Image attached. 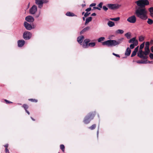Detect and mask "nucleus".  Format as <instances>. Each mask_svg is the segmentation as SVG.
Returning a JSON list of instances; mask_svg holds the SVG:
<instances>
[{"mask_svg":"<svg viewBox=\"0 0 153 153\" xmlns=\"http://www.w3.org/2000/svg\"><path fill=\"white\" fill-rule=\"evenodd\" d=\"M139 7H136L135 14L137 16L141 19L145 20L148 18L147 11L145 6L149 4L148 0H139L135 2Z\"/></svg>","mask_w":153,"mask_h":153,"instance_id":"f257e3e1","label":"nucleus"},{"mask_svg":"<svg viewBox=\"0 0 153 153\" xmlns=\"http://www.w3.org/2000/svg\"><path fill=\"white\" fill-rule=\"evenodd\" d=\"M123 39V38L118 39L117 40H109L102 42V45L108 47H113L117 45L121 44Z\"/></svg>","mask_w":153,"mask_h":153,"instance_id":"f03ea898","label":"nucleus"},{"mask_svg":"<svg viewBox=\"0 0 153 153\" xmlns=\"http://www.w3.org/2000/svg\"><path fill=\"white\" fill-rule=\"evenodd\" d=\"M95 114V112L89 113L85 117L83 120L84 123L85 124L89 123L90 121L93 119Z\"/></svg>","mask_w":153,"mask_h":153,"instance_id":"7ed1b4c3","label":"nucleus"},{"mask_svg":"<svg viewBox=\"0 0 153 153\" xmlns=\"http://www.w3.org/2000/svg\"><path fill=\"white\" fill-rule=\"evenodd\" d=\"M144 44L145 42H143L140 45V50L137 53V56L141 58H142L143 59H146L147 58V57L143 54V51L142 50V49L144 47Z\"/></svg>","mask_w":153,"mask_h":153,"instance_id":"20e7f679","label":"nucleus"},{"mask_svg":"<svg viewBox=\"0 0 153 153\" xmlns=\"http://www.w3.org/2000/svg\"><path fill=\"white\" fill-rule=\"evenodd\" d=\"M107 6L109 9L112 10L118 9L121 6L120 5L117 4H107Z\"/></svg>","mask_w":153,"mask_h":153,"instance_id":"39448f33","label":"nucleus"},{"mask_svg":"<svg viewBox=\"0 0 153 153\" xmlns=\"http://www.w3.org/2000/svg\"><path fill=\"white\" fill-rule=\"evenodd\" d=\"M31 33L28 31L25 32L23 34V38L25 40H28L31 37Z\"/></svg>","mask_w":153,"mask_h":153,"instance_id":"423d86ee","label":"nucleus"},{"mask_svg":"<svg viewBox=\"0 0 153 153\" xmlns=\"http://www.w3.org/2000/svg\"><path fill=\"white\" fill-rule=\"evenodd\" d=\"M127 21L131 23H134L136 22L137 19L134 15H133L129 17L127 20Z\"/></svg>","mask_w":153,"mask_h":153,"instance_id":"0eeeda50","label":"nucleus"},{"mask_svg":"<svg viewBox=\"0 0 153 153\" xmlns=\"http://www.w3.org/2000/svg\"><path fill=\"white\" fill-rule=\"evenodd\" d=\"M37 11V7L35 5H33L30 9L29 13L31 14H34Z\"/></svg>","mask_w":153,"mask_h":153,"instance_id":"6e6552de","label":"nucleus"},{"mask_svg":"<svg viewBox=\"0 0 153 153\" xmlns=\"http://www.w3.org/2000/svg\"><path fill=\"white\" fill-rule=\"evenodd\" d=\"M44 3V0H35L36 4L38 5V7L40 9L43 7V4Z\"/></svg>","mask_w":153,"mask_h":153,"instance_id":"1a4fd4ad","label":"nucleus"},{"mask_svg":"<svg viewBox=\"0 0 153 153\" xmlns=\"http://www.w3.org/2000/svg\"><path fill=\"white\" fill-rule=\"evenodd\" d=\"M91 41L89 39H86L84 40L82 45V47L84 48H87L88 47V43Z\"/></svg>","mask_w":153,"mask_h":153,"instance_id":"9d476101","label":"nucleus"},{"mask_svg":"<svg viewBox=\"0 0 153 153\" xmlns=\"http://www.w3.org/2000/svg\"><path fill=\"white\" fill-rule=\"evenodd\" d=\"M25 19L27 21L29 22H33L34 20L33 17L30 16H26Z\"/></svg>","mask_w":153,"mask_h":153,"instance_id":"9b49d317","label":"nucleus"},{"mask_svg":"<svg viewBox=\"0 0 153 153\" xmlns=\"http://www.w3.org/2000/svg\"><path fill=\"white\" fill-rule=\"evenodd\" d=\"M24 26L26 29L28 30H30L32 28L31 25L27 22H24Z\"/></svg>","mask_w":153,"mask_h":153,"instance_id":"f8f14e48","label":"nucleus"},{"mask_svg":"<svg viewBox=\"0 0 153 153\" xmlns=\"http://www.w3.org/2000/svg\"><path fill=\"white\" fill-rule=\"evenodd\" d=\"M18 45L19 47H22L25 44V41L24 40H19L17 42Z\"/></svg>","mask_w":153,"mask_h":153,"instance_id":"ddd939ff","label":"nucleus"},{"mask_svg":"<svg viewBox=\"0 0 153 153\" xmlns=\"http://www.w3.org/2000/svg\"><path fill=\"white\" fill-rule=\"evenodd\" d=\"M84 38L83 36H79L77 38V41L81 45H82V42Z\"/></svg>","mask_w":153,"mask_h":153,"instance_id":"4468645a","label":"nucleus"},{"mask_svg":"<svg viewBox=\"0 0 153 153\" xmlns=\"http://www.w3.org/2000/svg\"><path fill=\"white\" fill-rule=\"evenodd\" d=\"M138 47H139L137 46L134 49V51H133L131 54V57H133L136 55L137 52L138 51Z\"/></svg>","mask_w":153,"mask_h":153,"instance_id":"2eb2a0df","label":"nucleus"},{"mask_svg":"<svg viewBox=\"0 0 153 153\" xmlns=\"http://www.w3.org/2000/svg\"><path fill=\"white\" fill-rule=\"evenodd\" d=\"M131 50L128 47L126 49V51L125 53V55L127 56H129L131 52Z\"/></svg>","mask_w":153,"mask_h":153,"instance_id":"dca6fc26","label":"nucleus"},{"mask_svg":"<svg viewBox=\"0 0 153 153\" xmlns=\"http://www.w3.org/2000/svg\"><path fill=\"white\" fill-rule=\"evenodd\" d=\"M90 27H87L84 28L80 32L81 34H82L84 32L88 31L90 29Z\"/></svg>","mask_w":153,"mask_h":153,"instance_id":"f3484780","label":"nucleus"},{"mask_svg":"<svg viewBox=\"0 0 153 153\" xmlns=\"http://www.w3.org/2000/svg\"><path fill=\"white\" fill-rule=\"evenodd\" d=\"M92 19V18L91 17H89L86 19L85 22V25H87L89 22L91 21Z\"/></svg>","mask_w":153,"mask_h":153,"instance_id":"a211bd4d","label":"nucleus"},{"mask_svg":"<svg viewBox=\"0 0 153 153\" xmlns=\"http://www.w3.org/2000/svg\"><path fill=\"white\" fill-rule=\"evenodd\" d=\"M138 41H136L135 43L131 44L130 45V48L131 49H132L135 46H137L138 44Z\"/></svg>","mask_w":153,"mask_h":153,"instance_id":"6ab92c4d","label":"nucleus"},{"mask_svg":"<svg viewBox=\"0 0 153 153\" xmlns=\"http://www.w3.org/2000/svg\"><path fill=\"white\" fill-rule=\"evenodd\" d=\"M107 25L110 27H113L115 25L114 22L111 21H109L107 23Z\"/></svg>","mask_w":153,"mask_h":153,"instance_id":"aec40b11","label":"nucleus"},{"mask_svg":"<svg viewBox=\"0 0 153 153\" xmlns=\"http://www.w3.org/2000/svg\"><path fill=\"white\" fill-rule=\"evenodd\" d=\"M150 52L149 49H145V51H143V54L145 55V56L148 55Z\"/></svg>","mask_w":153,"mask_h":153,"instance_id":"412c9836","label":"nucleus"},{"mask_svg":"<svg viewBox=\"0 0 153 153\" xmlns=\"http://www.w3.org/2000/svg\"><path fill=\"white\" fill-rule=\"evenodd\" d=\"M124 32V31L122 30L118 29L115 31V33L116 34H122Z\"/></svg>","mask_w":153,"mask_h":153,"instance_id":"4be33fe9","label":"nucleus"},{"mask_svg":"<svg viewBox=\"0 0 153 153\" xmlns=\"http://www.w3.org/2000/svg\"><path fill=\"white\" fill-rule=\"evenodd\" d=\"M136 41H138L136 39L135 37H133L128 40V42L129 43H135Z\"/></svg>","mask_w":153,"mask_h":153,"instance_id":"5701e85b","label":"nucleus"},{"mask_svg":"<svg viewBox=\"0 0 153 153\" xmlns=\"http://www.w3.org/2000/svg\"><path fill=\"white\" fill-rule=\"evenodd\" d=\"M66 15L68 16H76L74 13H71L70 12H68L66 14Z\"/></svg>","mask_w":153,"mask_h":153,"instance_id":"b1692460","label":"nucleus"},{"mask_svg":"<svg viewBox=\"0 0 153 153\" xmlns=\"http://www.w3.org/2000/svg\"><path fill=\"white\" fill-rule=\"evenodd\" d=\"M147 23L150 25H152L153 23V21L152 19L148 18V21H147Z\"/></svg>","mask_w":153,"mask_h":153,"instance_id":"393cba45","label":"nucleus"},{"mask_svg":"<svg viewBox=\"0 0 153 153\" xmlns=\"http://www.w3.org/2000/svg\"><path fill=\"white\" fill-rule=\"evenodd\" d=\"M120 19V18L119 17H117L115 18H110V19L114 21H118Z\"/></svg>","mask_w":153,"mask_h":153,"instance_id":"a878e982","label":"nucleus"},{"mask_svg":"<svg viewBox=\"0 0 153 153\" xmlns=\"http://www.w3.org/2000/svg\"><path fill=\"white\" fill-rule=\"evenodd\" d=\"M96 45V43L95 42H90L88 43V47H93L94 46Z\"/></svg>","mask_w":153,"mask_h":153,"instance_id":"bb28decb","label":"nucleus"},{"mask_svg":"<svg viewBox=\"0 0 153 153\" xmlns=\"http://www.w3.org/2000/svg\"><path fill=\"white\" fill-rule=\"evenodd\" d=\"M149 11L150 13V15H153V7H151L149 8Z\"/></svg>","mask_w":153,"mask_h":153,"instance_id":"cd10ccee","label":"nucleus"},{"mask_svg":"<svg viewBox=\"0 0 153 153\" xmlns=\"http://www.w3.org/2000/svg\"><path fill=\"white\" fill-rule=\"evenodd\" d=\"M144 39V38L143 36H141L139 37V40L140 42H142Z\"/></svg>","mask_w":153,"mask_h":153,"instance_id":"c85d7f7f","label":"nucleus"},{"mask_svg":"<svg viewBox=\"0 0 153 153\" xmlns=\"http://www.w3.org/2000/svg\"><path fill=\"white\" fill-rule=\"evenodd\" d=\"M105 39L104 37H100L98 39V42H100L101 41H103Z\"/></svg>","mask_w":153,"mask_h":153,"instance_id":"c756f323","label":"nucleus"},{"mask_svg":"<svg viewBox=\"0 0 153 153\" xmlns=\"http://www.w3.org/2000/svg\"><path fill=\"white\" fill-rule=\"evenodd\" d=\"M96 127L95 124H93L91 126L89 127L88 128L91 130H92L95 128Z\"/></svg>","mask_w":153,"mask_h":153,"instance_id":"7c9ffc66","label":"nucleus"},{"mask_svg":"<svg viewBox=\"0 0 153 153\" xmlns=\"http://www.w3.org/2000/svg\"><path fill=\"white\" fill-rule=\"evenodd\" d=\"M28 100H29L32 102H36L38 101L37 100L35 99H29Z\"/></svg>","mask_w":153,"mask_h":153,"instance_id":"2f4dec72","label":"nucleus"},{"mask_svg":"<svg viewBox=\"0 0 153 153\" xmlns=\"http://www.w3.org/2000/svg\"><path fill=\"white\" fill-rule=\"evenodd\" d=\"M60 148L62 149L63 152L65 150V146L63 145H61L60 146Z\"/></svg>","mask_w":153,"mask_h":153,"instance_id":"473e14b6","label":"nucleus"},{"mask_svg":"<svg viewBox=\"0 0 153 153\" xmlns=\"http://www.w3.org/2000/svg\"><path fill=\"white\" fill-rule=\"evenodd\" d=\"M125 36L128 39H129L130 37V35L128 33H127L125 34Z\"/></svg>","mask_w":153,"mask_h":153,"instance_id":"72a5a7b5","label":"nucleus"},{"mask_svg":"<svg viewBox=\"0 0 153 153\" xmlns=\"http://www.w3.org/2000/svg\"><path fill=\"white\" fill-rule=\"evenodd\" d=\"M23 107L24 108L25 111L27 110V109L28 108V106L26 104H24L23 105Z\"/></svg>","mask_w":153,"mask_h":153,"instance_id":"f704fd0d","label":"nucleus"},{"mask_svg":"<svg viewBox=\"0 0 153 153\" xmlns=\"http://www.w3.org/2000/svg\"><path fill=\"white\" fill-rule=\"evenodd\" d=\"M103 3L102 2H100L99 4L98 5V6L100 7V9L102 8V5L103 4Z\"/></svg>","mask_w":153,"mask_h":153,"instance_id":"c9c22d12","label":"nucleus"},{"mask_svg":"<svg viewBox=\"0 0 153 153\" xmlns=\"http://www.w3.org/2000/svg\"><path fill=\"white\" fill-rule=\"evenodd\" d=\"M102 9L105 11H106L108 10V8L105 6H103Z\"/></svg>","mask_w":153,"mask_h":153,"instance_id":"e433bc0d","label":"nucleus"},{"mask_svg":"<svg viewBox=\"0 0 153 153\" xmlns=\"http://www.w3.org/2000/svg\"><path fill=\"white\" fill-rule=\"evenodd\" d=\"M90 14V13H88L87 12L85 13L84 15V16L85 17H86L88 16Z\"/></svg>","mask_w":153,"mask_h":153,"instance_id":"4c0bfd02","label":"nucleus"},{"mask_svg":"<svg viewBox=\"0 0 153 153\" xmlns=\"http://www.w3.org/2000/svg\"><path fill=\"white\" fill-rule=\"evenodd\" d=\"M137 63H140V64L145 63H146L144 61H137Z\"/></svg>","mask_w":153,"mask_h":153,"instance_id":"58836bf2","label":"nucleus"},{"mask_svg":"<svg viewBox=\"0 0 153 153\" xmlns=\"http://www.w3.org/2000/svg\"><path fill=\"white\" fill-rule=\"evenodd\" d=\"M149 56L151 59H153V54L150 53L149 54Z\"/></svg>","mask_w":153,"mask_h":153,"instance_id":"ea45409f","label":"nucleus"},{"mask_svg":"<svg viewBox=\"0 0 153 153\" xmlns=\"http://www.w3.org/2000/svg\"><path fill=\"white\" fill-rule=\"evenodd\" d=\"M4 101L6 102V103L7 104L12 103V102H11L8 101L6 99L4 100Z\"/></svg>","mask_w":153,"mask_h":153,"instance_id":"a19ab883","label":"nucleus"},{"mask_svg":"<svg viewBox=\"0 0 153 153\" xmlns=\"http://www.w3.org/2000/svg\"><path fill=\"white\" fill-rule=\"evenodd\" d=\"M112 54L113 55L117 57H119L120 58V56L119 55V54H115V53H112Z\"/></svg>","mask_w":153,"mask_h":153,"instance_id":"79ce46f5","label":"nucleus"},{"mask_svg":"<svg viewBox=\"0 0 153 153\" xmlns=\"http://www.w3.org/2000/svg\"><path fill=\"white\" fill-rule=\"evenodd\" d=\"M91 7L88 8L85 10V11L87 12H89L91 10Z\"/></svg>","mask_w":153,"mask_h":153,"instance_id":"37998d69","label":"nucleus"},{"mask_svg":"<svg viewBox=\"0 0 153 153\" xmlns=\"http://www.w3.org/2000/svg\"><path fill=\"white\" fill-rule=\"evenodd\" d=\"M99 129V125L98 126V130H97V137H98V136Z\"/></svg>","mask_w":153,"mask_h":153,"instance_id":"c03bdc74","label":"nucleus"},{"mask_svg":"<svg viewBox=\"0 0 153 153\" xmlns=\"http://www.w3.org/2000/svg\"><path fill=\"white\" fill-rule=\"evenodd\" d=\"M96 5V4L95 3H92L90 5V7H93V6H95Z\"/></svg>","mask_w":153,"mask_h":153,"instance_id":"a18cd8bd","label":"nucleus"},{"mask_svg":"<svg viewBox=\"0 0 153 153\" xmlns=\"http://www.w3.org/2000/svg\"><path fill=\"white\" fill-rule=\"evenodd\" d=\"M93 8L94 9H97L99 10H101V9H100V8H99L98 7H93Z\"/></svg>","mask_w":153,"mask_h":153,"instance_id":"49530a36","label":"nucleus"},{"mask_svg":"<svg viewBox=\"0 0 153 153\" xmlns=\"http://www.w3.org/2000/svg\"><path fill=\"white\" fill-rule=\"evenodd\" d=\"M40 15V13H39L38 14L36 15L35 16V17L36 18H38V17H39Z\"/></svg>","mask_w":153,"mask_h":153,"instance_id":"de8ad7c7","label":"nucleus"},{"mask_svg":"<svg viewBox=\"0 0 153 153\" xmlns=\"http://www.w3.org/2000/svg\"><path fill=\"white\" fill-rule=\"evenodd\" d=\"M145 45L147 46H149V42H146Z\"/></svg>","mask_w":153,"mask_h":153,"instance_id":"09e8293b","label":"nucleus"},{"mask_svg":"<svg viewBox=\"0 0 153 153\" xmlns=\"http://www.w3.org/2000/svg\"><path fill=\"white\" fill-rule=\"evenodd\" d=\"M5 151L6 152H8L9 153V150L7 149V148H5Z\"/></svg>","mask_w":153,"mask_h":153,"instance_id":"8fccbe9b","label":"nucleus"},{"mask_svg":"<svg viewBox=\"0 0 153 153\" xmlns=\"http://www.w3.org/2000/svg\"><path fill=\"white\" fill-rule=\"evenodd\" d=\"M149 49V46L145 45V49Z\"/></svg>","mask_w":153,"mask_h":153,"instance_id":"3c124183","label":"nucleus"},{"mask_svg":"<svg viewBox=\"0 0 153 153\" xmlns=\"http://www.w3.org/2000/svg\"><path fill=\"white\" fill-rule=\"evenodd\" d=\"M150 50L153 53V46H152L150 48Z\"/></svg>","mask_w":153,"mask_h":153,"instance_id":"603ef678","label":"nucleus"},{"mask_svg":"<svg viewBox=\"0 0 153 153\" xmlns=\"http://www.w3.org/2000/svg\"><path fill=\"white\" fill-rule=\"evenodd\" d=\"M8 144H7L6 145L4 146L5 148H7L8 147Z\"/></svg>","mask_w":153,"mask_h":153,"instance_id":"864d4df0","label":"nucleus"},{"mask_svg":"<svg viewBox=\"0 0 153 153\" xmlns=\"http://www.w3.org/2000/svg\"><path fill=\"white\" fill-rule=\"evenodd\" d=\"M96 15V14L95 13H92L91 15V16H95Z\"/></svg>","mask_w":153,"mask_h":153,"instance_id":"5fc2aeb1","label":"nucleus"},{"mask_svg":"<svg viewBox=\"0 0 153 153\" xmlns=\"http://www.w3.org/2000/svg\"><path fill=\"white\" fill-rule=\"evenodd\" d=\"M25 111L28 114V115L30 114L29 112L27 110H26Z\"/></svg>","mask_w":153,"mask_h":153,"instance_id":"6e6d98bb","label":"nucleus"},{"mask_svg":"<svg viewBox=\"0 0 153 153\" xmlns=\"http://www.w3.org/2000/svg\"><path fill=\"white\" fill-rule=\"evenodd\" d=\"M85 17L84 16L82 17V19H83V21H85Z\"/></svg>","mask_w":153,"mask_h":153,"instance_id":"4d7b16f0","label":"nucleus"},{"mask_svg":"<svg viewBox=\"0 0 153 153\" xmlns=\"http://www.w3.org/2000/svg\"><path fill=\"white\" fill-rule=\"evenodd\" d=\"M31 118L32 119V120H33V121H34L35 120L32 117H31Z\"/></svg>","mask_w":153,"mask_h":153,"instance_id":"13d9d810","label":"nucleus"},{"mask_svg":"<svg viewBox=\"0 0 153 153\" xmlns=\"http://www.w3.org/2000/svg\"><path fill=\"white\" fill-rule=\"evenodd\" d=\"M48 2V1L47 0L44 1V3H47Z\"/></svg>","mask_w":153,"mask_h":153,"instance_id":"bf43d9fd","label":"nucleus"},{"mask_svg":"<svg viewBox=\"0 0 153 153\" xmlns=\"http://www.w3.org/2000/svg\"><path fill=\"white\" fill-rule=\"evenodd\" d=\"M84 13H85V12H83L82 13V15H83V14H84Z\"/></svg>","mask_w":153,"mask_h":153,"instance_id":"052dcab7","label":"nucleus"},{"mask_svg":"<svg viewBox=\"0 0 153 153\" xmlns=\"http://www.w3.org/2000/svg\"><path fill=\"white\" fill-rule=\"evenodd\" d=\"M85 5H83V6H84Z\"/></svg>","mask_w":153,"mask_h":153,"instance_id":"680f3d73","label":"nucleus"},{"mask_svg":"<svg viewBox=\"0 0 153 153\" xmlns=\"http://www.w3.org/2000/svg\"><path fill=\"white\" fill-rule=\"evenodd\" d=\"M30 3H29L28 4V5H29V4H30Z\"/></svg>","mask_w":153,"mask_h":153,"instance_id":"e2e57ef3","label":"nucleus"},{"mask_svg":"<svg viewBox=\"0 0 153 153\" xmlns=\"http://www.w3.org/2000/svg\"><path fill=\"white\" fill-rule=\"evenodd\" d=\"M149 62L150 63H151V62Z\"/></svg>","mask_w":153,"mask_h":153,"instance_id":"0e129e2a","label":"nucleus"},{"mask_svg":"<svg viewBox=\"0 0 153 153\" xmlns=\"http://www.w3.org/2000/svg\"><path fill=\"white\" fill-rule=\"evenodd\" d=\"M19 104V105H21V104Z\"/></svg>","mask_w":153,"mask_h":153,"instance_id":"69168bd1","label":"nucleus"}]
</instances>
